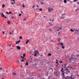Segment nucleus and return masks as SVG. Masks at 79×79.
<instances>
[{"mask_svg": "<svg viewBox=\"0 0 79 79\" xmlns=\"http://www.w3.org/2000/svg\"><path fill=\"white\" fill-rule=\"evenodd\" d=\"M71 56V57H70V59H68V60L70 61H72V62H74V61L76 60V59L74 58V56L73 54H72Z\"/></svg>", "mask_w": 79, "mask_h": 79, "instance_id": "f257e3e1", "label": "nucleus"}, {"mask_svg": "<svg viewBox=\"0 0 79 79\" xmlns=\"http://www.w3.org/2000/svg\"><path fill=\"white\" fill-rule=\"evenodd\" d=\"M63 68H61V69L60 70L61 71V72H62V73H62V75L63 76H64V73H64V71H63Z\"/></svg>", "mask_w": 79, "mask_h": 79, "instance_id": "f03ea898", "label": "nucleus"}, {"mask_svg": "<svg viewBox=\"0 0 79 79\" xmlns=\"http://www.w3.org/2000/svg\"><path fill=\"white\" fill-rule=\"evenodd\" d=\"M48 11H49V12H50V11H52L53 10V9L52 8H50L49 7H48Z\"/></svg>", "mask_w": 79, "mask_h": 79, "instance_id": "7ed1b4c3", "label": "nucleus"}, {"mask_svg": "<svg viewBox=\"0 0 79 79\" xmlns=\"http://www.w3.org/2000/svg\"><path fill=\"white\" fill-rule=\"evenodd\" d=\"M70 78L71 79H74V77L73 75H72L70 76Z\"/></svg>", "mask_w": 79, "mask_h": 79, "instance_id": "20e7f679", "label": "nucleus"}, {"mask_svg": "<svg viewBox=\"0 0 79 79\" xmlns=\"http://www.w3.org/2000/svg\"><path fill=\"white\" fill-rule=\"evenodd\" d=\"M0 15L1 16H2V17H3L5 16V15L3 14V13H1Z\"/></svg>", "mask_w": 79, "mask_h": 79, "instance_id": "39448f33", "label": "nucleus"}, {"mask_svg": "<svg viewBox=\"0 0 79 79\" xmlns=\"http://www.w3.org/2000/svg\"><path fill=\"white\" fill-rule=\"evenodd\" d=\"M34 53L36 54H39V52L35 50L34 51Z\"/></svg>", "mask_w": 79, "mask_h": 79, "instance_id": "423d86ee", "label": "nucleus"}, {"mask_svg": "<svg viewBox=\"0 0 79 79\" xmlns=\"http://www.w3.org/2000/svg\"><path fill=\"white\" fill-rule=\"evenodd\" d=\"M65 70H66V71L67 72V73H70V71H69V69H65Z\"/></svg>", "mask_w": 79, "mask_h": 79, "instance_id": "0eeeda50", "label": "nucleus"}, {"mask_svg": "<svg viewBox=\"0 0 79 79\" xmlns=\"http://www.w3.org/2000/svg\"><path fill=\"white\" fill-rule=\"evenodd\" d=\"M16 47L18 50H20L21 49V47L20 46H16Z\"/></svg>", "mask_w": 79, "mask_h": 79, "instance_id": "6e6552de", "label": "nucleus"}, {"mask_svg": "<svg viewBox=\"0 0 79 79\" xmlns=\"http://www.w3.org/2000/svg\"><path fill=\"white\" fill-rule=\"evenodd\" d=\"M21 42L20 40H19L18 41H17L16 43V44H18V43H19V42Z\"/></svg>", "mask_w": 79, "mask_h": 79, "instance_id": "1a4fd4ad", "label": "nucleus"}, {"mask_svg": "<svg viewBox=\"0 0 79 79\" xmlns=\"http://www.w3.org/2000/svg\"><path fill=\"white\" fill-rule=\"evenodd\" d=\"M58 28L59 30H62V27H58Z\"/></svg>", "mask_w": 79, "mask_h": 79, "instance_id": "9d476101", "label": "nucleus"}, {"mask_svg": "<svg viewBox=\"0 0 79 79\" xmlns=\"http://www.w3.org/2000/svg\"><path fill=\"white\" fill-rule=\"evenodd\" d=\"M51 55H52V54L50 53H48V56H51Z\"/></svg>", "mask_w": 79, "mask_h": 79, "instance_id": "9b49d317", "label": "nucleus"}, {"mask_svg": "<svg viewBox=\"0 0 79 79\" xmlns=\"http://www.w3.org/2000/svg\"><path fill=\"white\" fill-rule=\"evenodd\" d=\"M29 40H27L26 42V44H28V43L29 42Z\"/></svg>", "mask_w": 79, "mask_h": 79, "instance_id": "f8f14e48", "label": "nucleus"}, {"mask_svg": "<svg viewBox=\"0 0 79 79\" xmlns=\"http://www.w3.org/2000/svg\"><path fill=\"white\" fill-rule=\"evenodd\" d=\"M64 3H66V0H64Z\"/></svg>", "mask_w": 79, "mask_h": 79, "instance_id": "ddd939ff", "label": "nucleus"}, {"mask_svg": "<svg viewBox=\"0 0 79 79\" xmlns=\"http://www.w3.org/2000/svg\"><path fill=\"white\" fill-rule=\"evenodd\" d=\"M67 65V64H64V68H66V65Z\"/></svg>", "mask_w": 79, "mask_h": 79, "instance_id": "4468645a", "label": "nucleus"}, {"mask_svg": "<svg viewBox=\"0 0 79 79\" xmlns=\"http://www.w3.org/2000/svg\"><path fill=\"white\" fill-rule=\"evenodd\" d=\"M5 6V4H3L2 5V8H3Z\"/></svg>", "mask_w": 79, "mask_h": 79, "instance_id": "2eb2a0df", "label": "nucleus"}, {"mask_svg": "<svg viewBox=\"0 0 79 79\" xmlns=\"http://www.w3.org/2000/svg\"><path fill=\"white\" fill-rule=\"evenodd\" d=\"M29 64H28V63L27 62L26 63V64H25V65H27V66Z\"/></svg>", "mask_w": 79, "mask_h": 79, "instance_id": "dca6fc26", "label": "nucleus"}, {"mask_svg": "<svg viewBox=\"0 0 79 79\" xmlns=\"http://www.w3.org/2000/svg\"><path fill=\"white\" fill-rule=\"evenodd\" d=\"M61 47H62V48H63V49H64V46H61Z\"/></svg>", "mask_w": 79, "mask_h": 79, "instance_id": "f3484780", "label": "nucleus"}, {"mask_svg": "<svg viewBox=\"0 0 79 79\" xmlns=\"http://www.w3.org/2000/svg\"><path fill=\"white\" fill-rule=\"evenodd\" d=\"M12 74L13 75H15V76H16V73H12Z\"/></svg>", "mask_w": 79, "mask_h": 79, "instance_id": "a211bd4d", "label": "nucleus"}, {"mask_svg": "<svg viewBox=\"0 0 79 79\" xmlns=\"http://www.w3.org/2000/svg\"><path fill=\"white\" fill-rule=\"evenodd\" d=\"M48 30L49 31H50V32H52V30L50 28H49Z\"/></svg>", "mask_w": 79, "mask_h": 79, "instance_id": "6ab92c4d", "label": "nucleus"}, {"mask_svg": "<svg viewBox=\"0 0 79 79\" xmlns=\"http://www.w3.org/2000/svg\"><path fill=\"white\" fill-rule=\"evenodd\" d=\"M70 31L71 32H74V30H73V29H71Z\"/></svg>", "mask_w": 79, "mask_h": 79, "instance_id": "aec40b11", "label": "nucleus"}, {"mask_svg": "<svg viewBox=\"0 0 79 79\" xmlns=\"http://www.w3.org/2000/svg\"><path fill=\"white\" fill-rule=\"evenodd\" d=\"M17 63H18V64H19V61L18 60H17Z\"/></svg>", "mask_w": 79, "mask_h": 79, "instance_id": "412c9836", "label": "nucleus"}, {"mask_svg": "<svg viewBox=\"0 0 79 79\" xmlns=\"http://www.w3.org/2000/svg\"><path fill=\"white\" fill-rule=\"evenodd\" d=\"M60 38H59L58 39V42H60Z\"/></svg>", "mask_w": 79, "mask_h": 79, "instance_id": "4be33fe9", "label": "nucleus"}, {"mask_svg": "<svg viewBox=\"0 0 79 79\" xmlns=\"http://www.w3.org/2000/svg\"><path fill=\"white\" fill-rule=\"evenodd\" d=\"M50 27H52V26H53V25L52 23H50Z\"/></svg>", "mask_w": 79, "mask_h": 79, "instance_id": "5701e85b", "label": "nucleus"}, {"mask_svg": "<svg viewBox=\"0 0 79 79\" xmlns=\"http://www.w3.org/2000/svg\"><path fill=\"white\" fill-rule=\"evenodd\" d=\"M66 78L68 79H69V76H67L66 77Z\"/></svg>", "mask_w": 79, "mask_h": 79, "instance_id": "b1692460", "label": "nucleus"}, {"mask_svg": "<svg viewBox=\"0 0 79 79\" xmlns=\"http://www.w3.org/2000/svg\"><path fill=\"white\" fill-rule=\"evenodd\" d=\"M23 57H25V56H26V54H23Z\"/></svg>", "mask_w": 79, "mask_h": 79, "instance_id": "393cba45", "label": "nucleus"}, {"mask_svg": "<svg viewBox=\"0 0 79 79\" xmlns=\"http://www.w3.org/2000/svg\"><path fill=\"white\" fill-rule=\"evenodd\" d=\"M6 73H6V75H8L9 74H8V71H6Z\"/></svg>", "mask_w": 79, "mask_h": 79, "instance_id": "a878e982", "label": "nucleus"}, {"mask_svg": "<svg viewBox=\"0 0 79 79\" xmlns=\"http://www.w3.org/2000/svg\"><path fill=\"white\" fill-rule=\"evenodd\" d=\"M59 65V64H56V67H57V66H58Z\"/></svg>", "mask_w": 79, "mask_h": 79, "instance_id": "bb28decb", "label": "nucleus"}, {"mask_svg": "<svg viewBox=\"0 0 79 79\" xmlns=\"http://www.w3.org/2000/svg\"><path fill=\"white\" fill-rule=\"evenodd\" d=\"M7 23H8V24H10V21L8 20L7 21Z\"/></svg>", "mask_w": 79, "mask_h": 79, "instance_id": "cd10ccee", "label": "nucleus"}, {"mask_svg": "<svg viewBox=\"0 0 79 79\" xmlns=\"http://www.w3.org/2000/svg\"><path fill=\"white\" fill-rule=\"evenodd\" d=\"M11 4H12V5H14V3H13V2H11Z\"/></svg>", "mask_w": 79, "mask_h": 79, "instance_id": "c85d7f7f", "label": "nucleus"}, {"mask_svg": "<svg viewBox=\"0 0 79 79\" xmlns=\"http://www.w3.org/2000/svg\"><path fill=\"white\" fill-rule=\"evenodd\" d=\"M6 14H7V15H9V12H6Z\"/></svg>", "mask_w": 79, "mask_h": 79, "instance_id": "c756f323", "label": "nucleus"}, {"mask_svg": "<svg viewBox=\"0 0 79 79\" xmlns=\"http://www.w3.org/2000/svg\"><path fill=\"white\" fill-rule=\"evenodd\" d=\"M37 54H35L34 55V56H37Z\"/></svg>", "mask_w": 79, "mask_h": 79, "instance_id": "7c9ffc66", "label": "nucleus"}, {"mask_svg": "<svg viewBox=\"0 0 79 79\" xmlns=\"http://www.w3.org/2000/svg\"><path fill=\"white\" fill-rule=\"evenodd\" d=\"M22 36H20L19 37V38L20 39H22Z\"/></svg>", "mask_w": 79, "mask_h": 79, "instance_id": "2f4dec72", "label": "nucleus"}, {"mask_svg": "<svg viewBox=\"0 0 79 79\" xmlns=\"http://www.w3.org/2000/svg\"><path fill=\"white\" fill-rule=\"evenodd\" d=\"M9 15H10V14H11V12L10 11V12H9Z\"/></svg>", "mask_w": 79, "mask_h": 79, "instance_id": "473e14b6", "label": "nucleus"}, {"mask_svg": "<svg viewBox=\"0 0 79 79\" xmlns=\"http://www.w3.org/2000/svg\"><path fill=\"white\" fill-rule=\"evenodd\" d=\"M11 18H12V19H14V18H15V17L12 16L11 17Z\"/></svg>", "mask_w": 79, "mask_h": 79, "instance_id": "72a5a7b5", "label": "nucleus"}, {"mask_svg": "<svg viewBox=\"0 0 79 79\" xmlns=\"http://www.w3.org/2000/svg\"><path fill=\"white\" fill-rule=\"evenodd\" d=\"M24 61V59H23V60H21V62H23V61Z\"/></svg>", "mask_w": 79, "mask_h": 79, "instance_id": "f704fd0d", "label": "nucleus"}, {"mask_svg": "<svg viewBox=\"0 0 79 79\" xmlns=\"http://www.w3.org/2000/svg\"><path fill=\"white\" fill-rule=\"evenodd\" d=\"M2 68H0V71H2Z\"/></svg>", "mask_w": 79, "mask_h": 79, "instance_id": "c9c22d12", "label": "nucleus"}, {"mask_svg": "<svg viewBox=\"0 0 79 79\" xmlns=\"http://www.w3.org/2000/svg\"><path fill=\"white\" fill-rule=\"evenodd\" d=\"M20 57H21V58H23V59H24V57H23V56H21Z\"/></svg>", "mask_w": 79, "mask_h": 79, "instance_id": "e433bc0d", "label": "nucleus"}, {"mask_svg": "<svg viewBox=\"0 0 79 79\" xmlns=\"http://www.w3.org/2000/svg\"><path fill=\"white\" fill-rule=\"evenodd\" d=\"M23 8L25 7V6L24 5V3L23 4Z\"/></svg>", "mask_w": 79, "mask_h": 79, "instance_id": "4c0bfd02", "label": "nucleus"}, {"mask_svg": "<svg viewBox=\"0 0 79 79\" xmlns=\"http://www.w3.org/2000/svg\"><path fill=\"white\" fill-rule=\"evenodd\" d=\"M39 10H40V11H42V9H39Z\"/></svg>", "mask_w": 79, "mask_h": 79, "instance_id": "58836bf2", "label": "nucleus"}, {"mask_svg": "<svg viewBox=\"0 0 79 79\" xmlns=\"http://www.w3.org/2000/svg\"><path fill=\"white\" fill-rule=\"evenodd\" d=\"M21 14H20L19 15V16H21Z\"/></svg>", "mask_w": 79, "mask_h": 79, "instance_id": "ea45409f", "label": "nucleus"}, {"mask_svg": "<svg viewBox=\"0 0 79 79\" xmlns=\"http://www.w3.org/2000/svg\"><path fill=\"white\" fill-rule=\"evenodd\" d=\"M60 44H61V45H63V43H61Z\"/></svg>", "mask_w": 79, "mask_h": 79, "instance_id": "a19ab883", "label": "nucleus"}, {"mask_svg": "<svg viewBox=\"0 0 79 79\" xmlns=\"http://www.w3.org/2000/svg\"><path fill=\"white\" fill-rule=\"evenodd\" d=\"M61 19H64V17H61Z\"/></svg>", "mask_w": 79, "mask_h": 79, "instance_id": "79ce46f5", "label": "nucleus"}, {"mask_svg": "<svg viewBox=\"0 0 79 79\" xmlns=\"http://www.w3.org/2000/svg\"><path fill=\"white\" fill-rule=\"evenodd\" d=\"M56 64H58V61H56Z\"/></svg>", "mask_w": 79, "mask_h": 79, "instance_id": "37998d69", "label": "nucleus"}, {"mask_svg": "<svg viewBox=\"0 0 79 79\" xmlns=\"http://www.w3.org/2000/svg\"><path fill=\"white\" fill-rule=\"evenodd\" d=\"M77 1V0H74L73 1V2H76Z\"/></svg>", "mask_w": 79, "mask_h": 79, "instance_id": "c03bdc74", "label": "nucleus"}, {"mask_svg": "<svg viewBox=\"0 0 79 79\" xmlns=\"http://www.w3.org/2000/svg\"><path fill=\"white\" fill-rule=\"evenodd\" d=\"M54 21V19H53L52 20V22H53Z\"/></svg>", "mask_w": 79, "mask_h": 79, "instance_id": "a18cd8bd", "label": "nucleus"}, {"mask_svg": "<svg viewBox=\"0 0 79 79\" xmlns=\"http://www.w3.org/2000/svg\"><path fill=\"white\" fill-rule=\"evenodd\" d=\"M41 5H42L43 4H44V3H43V2H41Z\"/></svg>", "mask_w": 79, "mask_h": 79, "instance_id": "49530a36", "label": "nucleus"}, {"mask_svg": "<svg viewBox=\"0 0 79 79\" xmlns=\"http://www.w3.org/2000/svg\"><path fill=\"white\" fill-rule=\"evenodd\" d=\"M66 15V14L64 13V14H62V15Z\"/></svg>", "mask_w": 79, "mask_h": 79, "instance_id": "de8ad7c7", "label": "nucleus"}, {"mask_svg": "<svg viewBox=\"0 0 79 79\" xmlns=\"http://www.w3.org/2000/svg\"><path fill=\"white\" fill-rule=\"evenodd\" d=\"M34 7H35V6L34 5L33 6H32V8H34Z\"/></svg>", "mask_w": 79, "mask_h": 79, "instance_id": "09e8293b", "label": "nucleus"}, {"mask_svg": "<svg viewBox=\"0 0 79 79\" xmlns=\"http://www.w3.org/2000/svg\"><path fill=\"white\" fill-rule=\"evenodd\" d=\"M77 57H79V55H77Z\"/></svg>", "mask_w": 79, "mask_h": 79, "instance_id": "8fccbe9b", "label": "nucleus"}, {"mask_svg": "<svg viewBox=\"0 0 79 79\" xmlns=\"http://www.w3.org/2000/svg\"><path fill=\"white\" fill-rule=\"evenodd\" d=\"M23 20V21H26V18L24 19Z\"/></svg>", "mask_w": 79, "mask_h": 79, "instance_id": "3c124183", "label": "nucleus"}, {"mask_svg": "<svg viewBox=\"0 0 79 79\" xmlns=\"http://www.w3.org/2000/svg\"><path fill=\"white\" fill-rule=\"evenodd\" d=\"M60 63H63V62H62V61H60Z\"/></svg>", "mask_w": 79, "mask_h": 79, "instance_id": "603ef678", "label": "nucleus"}, {"mask_svg": "<svg viewBox=\"0 0 79 79\" xmlns=\"http://www.w3.org/2000/svg\"><path fill=\"white\" fill-rule=\"evenodd\" d=\"M31 77L28 78H24L25 79H30Z\"/></svg>", "mask_w": 79, "mask_h": 79, "instance_id": "864d4df0", "label": "nucleus"}, {"mask_svg": "<svg viewBox=\"0 0 79 79\" xmlns=\"http://www.w3.org/2000/svg\"><path fill=\"white\" fill-rule=\"evenodd\" d=\"M20 11L21 12V13L22 14L23 13V11H22L21 10Z\"/></svg>", "mask_w": 79, "mask_h": 79, "instance_id": "5fc2aeb1", "label": "nucleus"}, {"mask_svg": "<svg viewBox=\"0 0 79 79\" xmlns=\"http://www.w3.org/2000/svg\"><path fill=\"white\" fill-rule=\"evenodd\" d=\"M2 33L3 34H5V32L4 31H2Z\"/></svg>", "mask_w": 79, "mask_h": 79, "instance_id": "6e6d98bb", "label": "nucleus"}, {"mask_svg": "<svg viewBox=\"0 0 79 79\" xmlns=\"http://www.w3.org/2000/svg\"><path fill=\"white\" fill-rule=\"evenodd\" d=\"M30 59H31V60H33V58H30Z\"/></svg>", "mask_w": 79, "mask_h": 79, "instance_id": "4d7b16f0", "label": "nucleus"}, {"mask_svg": "<svg viewBox=\"0 0 79 79\" xmlns=\"http://www.w3.org/2000/svg\"><path fill=\"white\" fill-rule=\"evenodd\" d=\"M77 32H78V30H76Z\"/></svg>", "mask_w": 79, "mask_h": 79, "instance_id": "13d9d810", "label": "nucleus"}, {"mask_svg": "<svg viewBox=\"0 0 79 79\" xmlns=\"http://www.w3.org/2000/svg\"><path fill=\"white\" fill-rule=\"evenodd\" d=\"M11 1H13V2H15V0H11Z\"/></svg>", "mask_w": 79, "mask_h": 79, "instance_id": "bf43d9fd", "label": "nucleus"}, {"mask_svg": "<svg viewBox=\"0 0 79 79\" xmlns=\"http://www.w3.org/2000/svg\"><path fill=\"white\" fill-rule=\"evenodd\" d=\"M4 18H7V17H6L5 16H4Z\"/></svg>", "mask_w": 79, "mask_h": 79, "instance_id": "052dcab7", "label": "nucleus"}, {"mask_svg": "<svg viewBox=\"0 0 79 79\" xmlns=\"http://www.w3.org/2000/svg\"><path fill=\"white\" fill-rule=\"evenodd\" d=\"M21 68H23V67H22V65H21Z\"/></svg>", "mask_w": 79, "mask_h": 79, "instance_id": "680f3d73", "label": "nucleus"}, {"mask_svg": "<svg viewBox=\"0 0 79 79\" xmlns=\"http://www.w3.org/2000/svg\"><path fill=\"white\" fill-rule=\"evenodd\" d=\"M50 69H51V70H52V71H53V69L52 68H51Z\"/></svg>", "mask_w": 79, "mask_h": 79, "instance_id": "e2e57ef3", "label": "nucleus"}, {"mask_svg": "<svg viewBox=\"0 0 79 79\" xmlns=\"http://www.w3.org/2000/svg\"><path fill=\"white\" fill-rule=\"evenodd\" d=\"M37 7V8H39V6H38V5L36 6Z\"/></svg>", "mask_w": 79, "mask_h": 79, "instance_id": "0e129e2a", "label": "nucleus"}, {"mask_svg": "<svg viewBox=\"0 0 79 79\" xmlns=\"http://www.w3.org/2000/svg\"><path fill=\"white\" fill-rule=\"evenodd\" d=\"M77 4H78V5L79 4V2H77Z\"/></svg>", "mask_w": 79, "mask_h": 79, "instance_id": "69168bd1", "label": "nucleus"}, {"mask_svg": "<svg viewBox=\"0 0 79 79\" xmlns=\"http://www.w3.org/2000/svg\"><path fill=\"white\" fill-rule=\"evenodd\" d=\"M10 34H11V32H10Z\"/></svg>", "mask_w": 79, "mask_h": 79, "instance_id": "338daca9", "label": "nucleus"}, {"mask_svg": "<svg viewBox=\"0 0 79 79\" xmlns=\"http://www.w3.org/2000/svg\"><path fill=\"white\" fill-rule=\"evenodd\" d=\"M65 79H67L66 77L65 78Z\"/></svg>", "mask_w": 79, "mask_h": 79, "instance_id": "774afa93", "label": "nucleus"}]
</instances>
